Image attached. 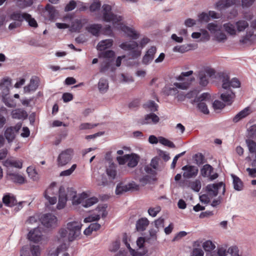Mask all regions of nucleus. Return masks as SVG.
<instances>
[{"mask_svg":"<svg viewBox=\"0 0 256 256\" xmlns=\"http://www.w3.org/2000/svg\"><path fill=\"white\" fill-rule=\"evenodd\" d=\"M194 157L196 163L198 165H201L204 162V157L202 154H196Z\"/></svg>","mask_w":256,"mask_h":256,"instance_id":"13d9d810","label":"nucleus"},{"mask_svg":"<svg viewBox=\"0 0 256 256\" xmlns=\"http://www.w3.org/2000/svg\"><path fill=\"white\" fill-rule=\"evenodd\" d=\"M150 222L147 218H140L138 219L136 222V230L138 232H143L146 230Z\"/></svg>","mask_w":256,"mask_h":256,"instance_id":"6ab92c4d","label":"nucleus"},{"mask_svg":"<svg viewBox=\"0 0 256 256\" xmlns=\"http://www.w3.org/2000/svg\"><path fill=\"white\" fill-rule=\"evenodd\" d=\"M44 14L50 20H52L56 16L58 12L54 6L50 4H47L45 7Z\"/></svg>","mask_w":256,"mask_h":256,"instance_id":"a211bd4d","label":"nucleus"},{"mask_svg":"<svg viewBox=\"0 0 256 256\" xmlns=\"http://www.w3.org/2000/svg\"><path fill=\"white\" fill-rule=\"evenodd\" d=\"M215 70L212 68H206L199 72L198 76L200 85L204 86H206L208 82V77L213 76L215 74Z\"/></svg>","mask_w":256,"mask_h":256,"instance_id":"9d476101","label":"nucleus"},{"mask_svg":"<svg viewBox=\"0 0 256 256\" xmlns=\"http://www.w3.org/2000/svg\"><path fill=\"white\" fill-rule=\"evenodd\" d=\"M215 39L218 42H224L227 38L225 34L222 31V30L214 34Z\"/></svg>","mask_w":256,"mask_h":256,"instance_id":"37998d69","label":"nucleus"},{"mask_svg":"<svg viewBox=\"0 0 256 256\" xmlns=\"http://www.w3.org/2000/svg\"><path fill=\"white\" fill-rule=\"evenodd\" d=\"M151 177L148 175L144 176L139 180L142 186L146 185L150 182Z\"/></svg>","mask_w":256,"mask_h":256,"instance_id":"338daca9","label":"nucleus"},{"mask_svg":"<svg viewBox=\"0 0 256 256\" xmlns=\"http://www.w3.org/2000/svg\"><path fill=\"white\" fill-rule=\"evenodd\" d=\"M98 126V124H92L90 123H82L79 126V129L80 130H85L92 129Z\"/></svg>","mask_w":256,"mask_h":256,"instance_id":"864d4df0","label":"nucleus"},{"mask_svg":"<svg viewBox=\"0 0 256 256\" xmlns=\"http://www.w3.org/2000/svg\"><path fill=\"white\" fill-rule=\"evenodd\" d=\"M98 88L100 92H106L108 89V80L104 78H101L98 83Z\"/></svg>","mask_w":256,"mask_h":256,"instance_id":"c756f323","label":"nucleus"},{"mask_svg":"<svg viewBox=\"0 0 256 256\" xmlns=\"http://www.w3.org/2000/svg\"><path fill=\"white\" fill-rule=\"evenodd\" d=\"M236 26L238 32H242L248 26V23L244 20H240L236 22Z\"/></svg>","mask_w":256,"mask_h":256,"instance_id":"58836bf2","label":"nucleus"},{"mask_svg":"<svg viewBox=\"0 0 256 256\" xmlns=\"http://www.w3.org/2000/svg\"><path fill=\"white\" fill-rule=\"evenodd\" d=\"M220 99L228 106L231 105L234 101L236 95L230 88L222 89L220 92Z\"/></svg>","mask_w":256,"mask_h":256,"instance_id":"1a4fd4ad","label":"nucleus"},{"mask_svg":"<svg viewBox=\"0 0 256 256\" xmlns=\"http://www.w3.org/2000/svg\"><path fill=\"white\" fill-rule=\"evenodd\" d=\"M58 188H56L54 186L51 184V186L45 190L44 196H55L56 193L58 192Z\"/></svg>","mask_w":256,"mask_h":256,"instance_id":"79ce46f5","label":"nucleus"},{"mask_svg":"<svg viewBox=\"0 0 256 256\" xmlns=\"http://www.w3.org/2000/svg\"><path fill=\"white\" fill-rule=\"evenodd\" d=\"M160 210L161 208L160 206L154 208L151 207L148 210V213L150 216L155 217Z\"/></svg>","mask_w":256,"mask_h":256,"instance_id":"603ef678","label":"nucleus"},{"mask_svg":"<svg viewBox=\"0 0 256 256\" xmlns=\"http://www.w3.org/2000/svg\"><path fill=\"white\" fill-rule=\"evenodd\" d=\"M28 14L26 12H22L20 11H14L10 13L8 18L14 22H18L22 24V22L24 20L25 18H28Z\"/></svg>","mask_w":256,"mask_h":256,"instance_id":"2eb2a0df","label":"nucleus"},{"mask_svg":"<svg viewBox=\"0 0 256 256\" xmlns=\"http://www.w3.org/2000/svg\"><path fill=\"white\" fill-rule=\"evenodd\" d=\"M207 28L210 33L214 35L216 32L222 30V26H218L214 22H211L208 24Z\"/></svg>","mask_w":256,"mask_h":256,"instance_id":"e433bc0d","label":"nucleus"},{"mask_svg":"<svg viewBox=\"0 0 256 256\" xmlns=\"http://www.w3.org/2000/svg\"><path fill=\"white\" fill-rule=\"evenodd\" d=\"M96 182L97 184L100 186H104L107 184L108 182L106 178L103 175L100 176L99 178L96 180Z\"/></svg>","mask_w":256,"mask_h":256,"instance_id":"0e129e2a","label":"nucleus"},{"mask_svg":"<svg viewBox=\"0 0 256 256\" xmlns=\"http://www.w3.org/2000/svg\"><path fill=\"white\" fill-rule=\"evenodd\" d=\"M232 177L233 179V184L234 190L238 191L242 190L243 189L244 186L241 180L234 174H232Z\"/></svg>","mask_w":256,"mask_h":256,"instance_id":"c85d7f7f","label":"nucleus"},{"mask_svg":"<svg viewBox=\"0 0 256 256\" xmlns=\"http://www.w3.org/2000/svg\"><path fill=\"white\" fill-rule=\"evenodd\" d=\"M228 252L232 256H240L238 254V248L236 246H232L228 249Z\"/></svg>","mask_w":256,"mask_h":256,"instance_id":"774afa93","label":"nucleus"},{"mask_svg":"<svg viewBox=\"0 0 256 256\" xmlns=\"http://www.w3.org/2000/svg\"><path fill=\"white\" fill-rule=\"evenodd\" d=\"M138 189L139 186L134 182L129 183L128 184L119 183L116 186V195H120L129 190H138Z\"/></svg>","mask_w":256,"mask_h":256,"instance_id":"9b49d317","label":"nucleus"},{"mask_svg":"<svg viewBox=\"0 0 256 256\" xmlns=\"http://www.w3.org/2000/svg\"><path fill=\"white\" fill-rule=\"evenodd\" d=\"M212 106L214 110H221L224 107L225 104L218 100H215L213 102Z\"/></svg>","mask_w":256,"mask_h":256,"instance_id":"69168bd1","label":"nucleus"},{"mask_svg":"<svg viewBox=\"0 0 256 256\" xmlns=\"http://www.w3.org/2000/svg\"><path fill=\"white\" fill-rule=\"evenodd\" d=\"M102 28L100 24H92L86 28V30L94 36H98Z\"/></svg>","mask_w":256,"mask_h":256,"instance_id":"393cba45","label":"nucleus"},{"mask_svg":"<svg viewBox=\"0 0 256 256\" xmlns=\"http://www.w3.org/2000/svg\"><path fill=\"white\" fill-rule=\"evenodd\" d=\"M101 6V3L99 0H96L90 6V10L93 12L98 10Z\"/></svg>","mask_w":256,"mask_h":256,"instance_id":"3c124183","label":"nucleus"},{"mask_svg":"<svg viewBox=\"0 0 256 256\" xmlns=\"http://www.w3.org/2000/svg\"><path fill=\"white\" fill-rule=\"evenodd\" d=\"M76 6V1L74 0H70L64 8L65 12L71 11L75 8Z\"/></svg>","mask_w":256,"mask_h":256,"instance_id":"4d7b16f0","label":"nucleus"},{"mask_svg":"<svg viewBox=\"0 0 256 256\" xmlns=\"http://www.w3.org/2000/svg\"><path fill=\"white\" fill-rule=\"evenodd\" d=\"M214 168L208 164H204L200 169V174L203 177H209L210 180H214L218 177V174L214 173L213 174H211L213 172Z\"/></svg>","mask_w":256,"mask_h":256,"instance_id":"4468645a","label":"nucleus"},{"mask_svg":"<svg viewBox=\"0 0 256 256\" xmlns=\"http://www.w3.org/2000/svg\"><path fill=\"white\" fill-rule=\"evenodd\" d=\"M106 174L112 179H114L116 175V171L112 166H110L106 169Z\"/></svg>","mask_w":256,"mask_h":256,"instance_id":"e2e57ef3","label":"nucleus"},{"mask_svg":"<svg viewBox=\"0 0 256 256\" xmlns=\"http://www.w3.org/2000/svg\"><path fill=\"white\" fill-rule=\"evenodd\" d=\"M28 18H25L24 20L28 22V25L33 28H37L38 25L36 21L34 18H32L30 14H28Z\"/></svg>","mask_w":256,"mask_h":256,"instance_id":"5fc2aeb1","label":"nucleus"},{"mask_svg":"<svg viewBox=\"0 0 256 256\" xmlns=\"http://www.w3.org/2000/svg\"><path fill=\"white\" fill-rule=\"evenodd\" d=\"M250 114V109L248 108H246L237 114L232 119L233 122L234 123L238 122L242 119L246 118Z\"/></svg>","mask_w":256,"mask_h":256,"instance_id":"bb28decb","label":"nucleus"},{"mask_svg":"<svg viewBox=\"0 0 256 256\" xmlns=\"http://www.w3.org/2000/svg\"><path fill=\"white\" fill-rule=\"evenodd\" d=\"M223 27L225 31L228 34L232 36L236 35V30L235 26L230 22H228L224 24Z\"/></svg>","mask_w":256,"mask_h":256,"instance_id":"473e14b6","label":"nucleus"},{"mask_svg":"<svg viewBox=\"0 0 256 256\" xmlns=\"http://www.w3.org/2000/svg\"><path fill=\"white\" fill-rule=\"evenodd\" d=\"M42 224L48 228H54L56 226L57 218L51 214H44L40 218Z\"/></svg>","mask_w":256,"mask_h":256,"instance_id":"f8f14e48","label":"nucleus"},{"mask_svg":"<svg viewBox=\"0 0 256 256\" xmlns=\"http://www.w3.org/2000/svg\"><path fill=\"white\" fill-rule=\"evenodd\" d=\"M58 192L59 198L57 204V208L58 210L62 209L65 206L68 198H72L73 204H81L84 208H88L98 202V198L95 197L87 198L88 194L84 192L77 196L76 192L72 190V189H68V194H66L62 186L60 187Z\"/></svg>","mask_w":256,"mask_h":256,"instance_id":"f257e3e1","label":"nucleus"},{"mask_svg":"<svg viewBox=\"0 0 256 256\" xmlns=\"http://www.w3.org/2000/svg\"><path fill=\"white\" fill-rule=\"evenodd\" d=\"M158 141L161 144H162L165 146H167L170 148H176L175 144L172 142L170 141V140H168L164 137H162V136L159 137Z\"/></svg>","mask_w":256,"mask_h":256,"instance_id":"a19ab883","label":"nucleus"},{"mask_svg":"<svg viewBox=\"0 0 256 256\" xmlns=\"http://www.w3.org/2000/svg\"><path fill=\"white\" fill-rule=\"evenodd\" d=\"M2 102L8 108H15L16 106L15 100L13 98L8 97V95H2Z\"/></svg>","mask_w":256,"mask_h":256,"instance_id":"7c9ffc66","label":"nucleus"},{"mask_svg":"<svg viewBox=\"0 0 256 256\" xmlns=\"http://www.w3.org/2000/svg\"><path fill=\"white\" fill-rule=\"evenodd\" d=\"M209 96V94L208 93H203L200 96H197L194 100H192L190 102L194 104L195 102H204L203 101L205 100L206 99L208 98Z\"/></svg>","mask_w":256,"mask_h":256,"instance_id":"de8ad7c7","label":"nucleus"},{"mask_svg":"<svg viewBox=\"0 0 256 256\" xmlns=\"http://www.w3.org/2000/svg\"><path fill=\"white\" fill-rule=\"evenodd\" d=\"M100 214H92L84 219V222H90L94 221H96L100 220Z\"/></svg>","mask_w":256,"mask_h":256,"instance_id":"6e6d98bb","label":"nucleus"},{"mask_svg":"<svg viewBox=\"0 0 256 256\" xmlns=\"http://www.w3.org/2000/svg\"><path fill=\"white\" fill-rule=\"evenodd\" d=\"M218 78L222 83V89L230 88V77L228 74L226 72H220L218 74Z\"/></svg>","mask_w":256,"mask_h":256,"instance_id":"412c9836","label":"nucleus"},{"mask_svg":"<svg viewBox=\"0 0 256 256\" xmlns=\"http://www.w3.org/2000/svg\"><path fill=\"white\" fill-rule=\"evenodd\" d=\"M220 188H222V194L224 195L226 192V186L225 184L222 182L209 184L206 186L208 194L212 197L216 196L218 195V190Z\"/></svg>","mask_w":256,"mask_h":256,"instance_id":"6e6552de","label":"nucleus"},{"mask_svg":"<svg viewBox=\"0 0 256 256\" xmlns=\"http://www.w3.org/2000/svg\"><path fill=\"white\" fill-rule=\"evenodd\" d=\"M6 178L14 183L22 184L26 182L25 178L16 172H14L10 168L6 170Z\"/></svg>","mask_w":256,"mask_h":256,"instance_id":"423d86ee","label":"nucleus"},{"mask_svg":"<svg viewBox=\"0 0 256 256\" xmlns=\"http://www.w3.org/2000/svg\"><path fill=\"white\" fill-rule=\"evenodd\" d=\"M204 250L206 251L210 252L215 248V245L210 240H207L202 245Z\"/></svg>","mask_w":256,"mask_h":256,"instance_id":"09e8293b","label":"nucleus"},{"mask_svg":"<svg viewBox=\"0 0 256 256\" xmlns=\"http://www.w3.org/2000/svg\"><path fill=\"white\" fill-rule=\"evenodd\" d=\"M82 224L76 222H68L67 224V228L68 230V239L72 242L80 234Z\"/></svg>","mask_w":256,"mask_h":256,"instance_id":"7ed1b4c3","label":"nucleus"},{"mask_svg":"<svg viewBox=\"0 0 256 256\" xmlns=\"http://www.w3.org/2000/svg\"><path fill=\"white\" fill-rule=\"evenodd\" d=\"M190 188L195 192H198L201 188V182L199 180H196L190 184Z\"/></svg>","mask_w":256,"mask_h":256,"instance_id":"8fccbe9b","label":"nucleus"},{"mask_svg":"<svg viewBox=\"0 0 256 256\" xmlns=\"http://www.w3.org/2000/svg\"><path fill=\"white\" fill-rule=\"evenodd\" d=\"M4 165L8 168L12 170V167L21 168L22 166V162L21 160H7L4 162Z\"/></svg>","mask_w":256,"mask_h":256,"instance_id":"a878e982","label":"nucleus"},{"mask_svg":"<svg viewBox=\"0 0 256 256\" xmlns=\"http://www.w3.org/2000/svg\"><path fill=\"white\" fill-rule=\"evenodd\" d=\"M160 118L158 116L154 113H150L146 114L144 118L140 120V123L142 124H156L159 122Z\"/></svg>","mask_w":256,"mask_h":256,"instance_id":"dca6fc26","label":"nucleus"},{"mask_svg":"<svg viewBox=\"0 0 256 256\" xmlns=\"http://www.w3.org/2000/svg\"><path fill=\"white\" fill-rule=\"evenodd\" d=\"M197 108L200 112L204 114H209V110H208L207 105L204 102H198Z\"/></svg>","mask_w":256,"mask_h":256,"instance_id":"a18cd8bd","label":"nucleus"},{"mask_svg":"<svg viewBox=\"0 0 256 256\" xmlns=\"http://www.w3.org/2000/svg\"><path fill=\"white\" fill-rule=\"evenodd\" d=\"M11 84L8 78H4L0 82V88L2 95H8L9 93V86Z\"/></svg>","mask_w":256,"mask_h":256,"instance_id":"5701e85b","label":"nucleus"},{"mask_svg":"<svg viewBox=\"0 0 256 256\" xmlns=\"http://www.w3.org/2000/svg\"><path fill=\"white\" fill-rule=\"evenodd\" d=\"M254 36V31L252 30H248L246 34L244 36L241 40L240 42L242 44H246L248 42L251 40V38Z\"/></svg>","mask_w":256,"mask_h":256,"instance_id":"c03bdc74","label":"nucleus"},{"mask_svg":"<svg viewBox=\"0 0 256 256\" xmlns=\"http://www.w3.org/2000/svg\"><path fill=\"white\" fill-rule=\"evenodd\" d=\"M246 143L250 153L256 154V142L250 139H246Z\"/></svg>","mask_w":256,"mask_h":256,"instance_id":"c9c22d12","label":"nucleus"},{"mask_svg":"<svg viewBox=\"0 0 256 256\" xmlns=\"http://www.w3.org/2000/svg\"><path fill=\"white\" fill-rule=\"evenodd\" d=\"M76 166H77L76 164H72L70 168L62 171L60 173V176H66L71 175L74 170L76 169Z\"/></svg>","mask_w":256,"mask_h":256,"instance_id":"49530a36","label":"nucleus"},{"mask_svg":"<svg viewBox=\"0 0 256 256\" xmlns=\"http://www.w3.org/2000/svg\"><path fill=\"white\" fill-rule=\"evenodd\" d=\"M12 116L13 118L15 119H25L27 118L28 114L26 110L18 108L12 112Z\"/></svg>","mask_w":256,"mask_h":256,"instance_id":"b1692460","label":"nucleus"},{"mask_svg":"<svg viewBox=\"0 0 256 256\" xmlns=\"http://www.w3.org/2000/svg\"><path fill=\"white\" fill-rule=\"evenodd\" d=\"M234 4V0H220L217 3V6L220 8H222L229 7Z\"/></svg>","mask_w":256,"mask_h":256,"instance_id":"72a5a7b5","label":"nucleus"},{"mask_svg":"<svg viewBox=\"0 0 256 256\" xmlns=\"http://www.w3.org/2000/svg\"><path fill=\"white\" fill-rule=\"evenodd\" d=\"M26 171L30 177L34 180H36L38 178V174L36 173L34 170L28 167L27 168Z\"/></svg>","mask_w":256,"mask_h":256,"instance_id":"680f3d73","label":"nucleus"},{"mask_svg":"<svg viewBox=\"0 0 256 256\" xmlns=\"http://www.w3.org/2000/svg\"><path fill=\"white\" fill-rule=\"evenodd\" d=\"M22 126L21 123H18L14 126H10L6 128L4 132V136L8 143L12 142L15 139L16 134L21 128Z\"/></svg>","mask_w":256,"mask_h":256,"instance_id":"0eeeda50","label":"nucleus"},{"mask_svg":"<svg viewBox=\"0 0 256 256\" xmlns=\"http://www.w3.org/2000/svg\"><path fill=\"white\" fill-rule=\"evenodd\" d=\"M112 40L111 39L105 40L98 42L97 49L100 51L104 50L106 48H110L112 45Z\"/></svg>","mask_w":256,"mask_h":256,"instance_id":"cd10ccee","label":"nucleus"},{"mask_svg":"<svg viewBox=\"0 0 256 256\" xmlns=\"http://www.w3.org/2000/svg\"><path fill=\"white\" fill-rule=\"evenodd\" d=\"M38 87V82L36 80L32 78L30 80V84L24 86V90L26 92H29L31 91H34Z\"/></svg>","mask_w":256,"mask_h":256,"instance_id":"2f4dec72","label":"nucleus"},{"mask_svg":"<svg viewBox=\"0 0 256 256\" xmlns=\"http://www.w3.org/2000/svg\"><path fill=\"white\" fill-rule=\"evenodd\" d=\"M182 170L184 171L183 176L186 178H195L198 172L197 166L188 164L182 167Z\"/></svg>","mask_w":256,"mask_h":256,"instance_id":"ddd939ff","label":"nucleus"},{"mask_svg":"<svg viewBox=\"0 0 256 256\" xmlns=\"http://www.w3.org/2000/svg\"><path fill=\"white\" fill-rule=\"evenodd\" d=\"M122 29L123 31L126 32L128 36L132 37V38L136 39L138 38V34L131 28L124 26H122Z\"/></svg>","mask_w":256,"mask_h":256,"instance_id":"ea45409f","label":"nucleus"},{"mask_svg":"<svg viewBox=\"0 0 256 256\" xmlns=\"http://www.w3.org/2000/svg\"><path fill=\"white\" fill-rule=\"evenodd\" d=\"M103 11V20L107 22H112L114 24H116L122 20V16H118L111 12L112 6L107 4H104L102 6Z\"/></svg>","mask_w":256,"mask_h":256,"instance_id":"f03ea898","label":"nucleus"},{"mask_svg":"<svg viewBox=\"0 0 256 256\" xmlns=\"http://www.w3.org/2000/svg\"><path fill=\"white\" fill-rule=\"evenodd\" d=\"M240 80L236 78H232L230 82V88L232 87L234 88H240Z\"/></svg>","mask_w":256,"mask_h":256,"instance_id":"052dcab7","label":"nucleus"},{"mask_svg":"<svg viewBox=\"0 0 256 256\" xmlns=\"http://www.w3.org/2000/svg\"><path fill=\"white\" fill-rule=\"evenodd\" d=\"M127 158V165L129 168L136 166L140 160V156L135 154H126Z\"/></svg>","mask_w":256,"mask_h":256,"instance_id":"f3484780","label":"nucleus"},{"mask_svg":"<svg viewBox=\"0 0 256 256\" xmlns=\"http://www.w3.org/2000/svg\"><path fill=\"white\" fill-rule=\"evenodd\" d=\"M210 16L208 14L205 12H202L198 16V20L200 22H208L210 20Z\"/></svg>","mask_w":256,"mask_h":256,"instance_id":"bf43d9fd","label":"nucleus"},{"mask_svg":"<svg viewBox=\"0 0 256 256\" xmlns=\"http://www.w3.org/2000/svg\"><path fill=\"white\" fill-rule=\"evenodd\" d=\"M2 202L5 206L10 207L14 206L17 204L16 198L10 194H8L4 196Z\"/></svg>","mask_w":256,"mask_h":256,"instance_id":"aec40b11","label":"nucleus"},{"mask_svg":"<svg viewBox=\"0 0 256 256\" xmlns=\"http://www.w3.org/2000/svg\"><path fill=\"white\" fill-rule=\"evenodd\" d=\"M145 109L148 108L150 111L156 112L158 110V105L154 100H148L143 105Z\"/></svg>","mask_w":256,"mask_h":256,"instance_id":"f704fd0d","label":"nucleus"},{"mask_svg":"<svg viewBox=\"0 0 256 256\" xmlns=\"http://www.w3.org/2000/svg\"><path fill=\"white\" fill-rule=\"evenodd\" d=\"M28 237L30 240L34 242H38L41 240L42 234L39 231V230L36 228H34L32 231H30L28 235Z\"/></svg>","mask_w":256,"mask_h":256,"instance_id":"4be33fe9","label":"nucleus"},{"mask_svg":"<svg viewBox=\"0 0 256 256\" xmlns=\"http://www.w3.org/2000/svg\"><path fill=\"white\" fill-rule=\"evenodd\" d=\"M82 27V24L80 20H74L72 24L71 28L72 32H80Z\"/></svg>","mask_w":256,"mask_h":256,"instance_id":"4c0bfd02","label":"nucleus"},{"mask_svg":"<svg viewBox=\"0 0 256 256\" xmlns=\"http://www.w3.org/2000/svg\"><path fill=\"white\" fill-rule=\"evenodd\" d=\"M138 44L134 41L123 42L120 45V47L124 50H130V56L132 58H136L140 56L141 52L137 49Z\"/></svg>","mask_w":256,"mask_h":256,"instance_id":"39448f33","label":"nucleus"},{"mask_svg":"<svg viewBox=\"0 0 256 256\" xmlns=\"http://www.w3.org/2000/svg\"><path fill=\"white\" fill-rule=\"evenodd\" d=\"M74 155V150L71 148L62 151L57 158L58 166H63L70 162Z\"/></svg>","mask_w":256,"mask_h":256,"instance_id":"20e7f679","label":"nucleus"}]
</instances>
